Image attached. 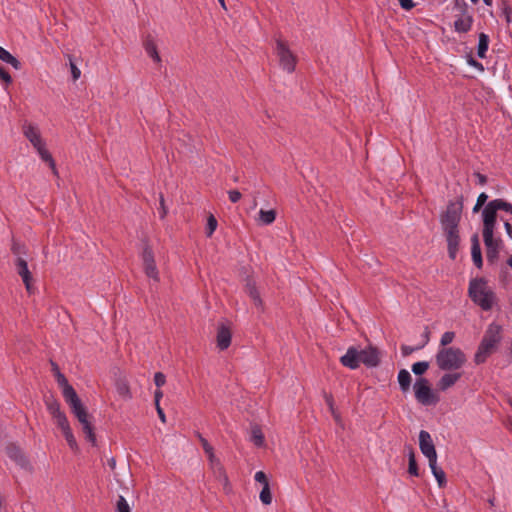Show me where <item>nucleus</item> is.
<instances>
[{
  "label": "nucleus",
  "instance_id": "obj_4",
  "mask_svg": "<svg viewBox=\"0 0 512 512\" xmlns=\"http://www.w3.org/2000/svg\"><path fill=\"white\" fill-rule=\"evenodd\" d=\"M501 340V325L495 322L490 323L474 355V362L478 365L484 363L487 358L496 351Z\"/></svg>",
  "mask_w": 512,
  "mask_h": 512
},
{
  "label": "nucleus",
  "instance_id": "obj_19",
  "mask_svg": "<svg viewBox=\"0 0 512 512\" xmlns=\"http://www.w3.org/2000/svg\"><path fill=\"white\" fill-rule=\"evenodd\" d=\"M471 256H472V261H473L474 265L477 268H481L483 265V260H482V253H481L479 237L477 234H474L471 237Z\"/></svg>",
  "mask_w": 512,
  "mask_h": 512
},
{
  "label": "nucleus",
  "instance_id": "obj_32",
  "mask_svg": "<svg viewBox=\"0 0 512 512\" xmlns=\"http://www.w3.org/2000/svg\"><path fill=\"white\" fill-rule=\"evenodd\" d=\"M408 473L415 477L419 476V470H418V465H417L416 458H415V453L411 447H410L409 453H408Z\"/></svg>",
  "mask_w": 512,
  "mask_h": 512
},
{
  "label": "nucleus",
  "instance_id": "obj_3",
  "mask_svg": "<svg viewBox=\"0 0 512 512\" xmlns=\"http://www.w3.org/2000/svg\"><path fill=\"white\" fill-rule=\"evenodd\" d=\"M468 295L483 311L491 310L497 302L494 290L488 286L484 278H474L470 280Z\"/></svg>",
  "mask_w": 512,
  "mask_h": 512
},
{
  "label": "nucleus",
  "instance_id": "obj_57",
  "mask_svg": "<svg viewBox=\"0 0 512 512\" xmlns=\"http://www.w3.org/2000/svg\"><path fill=\"white\" fill-rule=\"evenodd\" d=\"M474 175L477 177L478 183L480 185H485L487 183V177L485 175H483L479 172L475 173Z\"/></svg>",
  "mask_w": 512,
  "mask_h": 512
},
{
  "label": "nucleus",
  "instance_id": "obj_64",
  "mask_svg": "<svg viewBox=\"0 0 512 512\" xmlns=\"http://www.w3.org/2000/svg\"><path fill=\"white\" fill-rule=\"evenodd\" d=\"M507 264L512 268V256L507 260Z\"/></svg>",
  "mask_w": 512,
  "mask_h": 512
},
{
  "label": "nucleus",
  "instance_id": "obj_34",
  "mask_svg": "<svg viewBox=\"0 0 512 512\" xmlns=\"http://www.w3.org/2000/svg\"><path fill=\"white\" fill-rule=\"evenodd\" d=\"M66 441H67V444L68 446L70 447L71 450L73 451H76L78 450V444H77V441L73 435V432H72V429L69 428L68 430H64L62 431Z\"/></svg>",
  "mask_w": 512,
  "mask_h": 512
},
{
  "label": "nucleus",
  "instance_id": "obj_7",
  "mask_svg": "<svg viewBox=\"0 0 512 512\" xmlns=\"http://www.w3.org/2000/svg\"><path fill=\"white\" fill-rule=\"evenodd\" d=\"M414 394L418 403L424 406L436 405L439 402V396L432 390L428 379L419 377L416 379Z\"/></svg>",
  "mask_w": 512,
  "mask_h": 512
},
{
  "label": "nucleus",
  "instance_id": "obj_6",
  "mask_svg": "<svg viewBox=\"0 0 512 512\" xmlns=\"http://www.w3.org/2000/svg\"><path fill=\"white\" fill-rule=\"evenodd\" d=\"M435 360L442 371L461 369L466 363L465 353L458 347L439 348Z\"/></svg>",
  "mask_w": 512,
  "mask_h": 512
},
{
  "label": "nucleus",
  "instance_id": "obj_15",
  "mask_svg": "<svg viewBox=\"0 0 512 512\" xmlns=\"http://www.w3.org/2000/svg\"><path fill=\"white\" fill-rule=\"evenodd\" d=\"M232 333L225 323H219L217 328L216 342L220 350H226L231 344Z\"/></svg>",
  "mask_w": 512,
  "mask_h": 512
},
{
  "label": "nucleus",
  "instance_id": "obj_14",
  "mask_svg": "<svg viewBox=\"0 0 512 512\" xmlns=\"http://www.w3.org/2000/svg\"><path fill=\"white\" fill-rule=\"evenodd\" d=\"M340 363L344 367L352 370L357 369L361 364L359 350L354 346L349 347L346 353L340 358Z\"/></svg>",
  "mask_w": 512,
  "mask_h": 512
},
{
  "label": "nucleus",
  "instance_id": "obj_31",
  "mask_svg": "<svg viewBox=\"0 0 512 512\" xmlns=\"http://www.w3.org/2000/svg\"><path fill=\"white\" fill-rule=\"evenodd\" d=\"M276 219V212L275 210H263L261 209L259 211V222L262 225H270L272 224Z\"/></svg>",
  "mask_w": 512,
  "mask_h": 512
},
{
  "label": "nucleus",
  "instance_id": "obj_21",
  "mask_svg": "<svg viewBox=\"0 0 512 512\" xmlns=\"http://www.w3.org/2000/svg\"><path fill=\"white\" fill-rule=\"evenodd\" d=\"M245 292L248 294V296L251 298V300L254 302V305L257 308L263 307V302L260 297V293L256 287L255 282L252 279H248L245 285Z\"/></svg>",
  "mask_w": 512,
  "mask_h": 512
},
{
  "label": "nucleus",
  "instance_id": "obj_30",
  "mask_svg": "<svg viewBox=\"0 0 512 512\" xmlns=\"http://www.w3.org/2000/svg\"><path fill=\"white\" fill-rule=\"evenodd\" d=\"M489 46V36L485 33L479 34V41L477 46V55L479 58H485Z\"/></svg>",
  "mask_w": 512,
  "mask_h": 512
},
{
  "label": "nucleus",
  "instance_id": "obj_43",
  "mask_svg": "<svg viewBox=\"0 0 512 512\" xmlns=\"http://www.w3.org/2000/svg\"><path fill=\"white\" fill-rule=\"evenodd\" d=\"M0 79L6 84V86L12 83V77L9 72L2 66H0Z\"/></svg>",
  "mask_w": 512,
  "mask_h": 512
},
{
  "label": "nucleus",
  "instance_id": "obj_2",
  "mask_svg": "<svg viewBox=\"0 0 512 512\" xmlns=\"http://www.w3.org/2000/svg\"><path fill=\"white\" fill-rule=\"evenodd\" d=\"M64 400L69 405L71 412L77 418L79 423L82 425V430L85 434V438L92 445L96 444V436L94 433L93 426L89 421V414L87 409L83 405L82 401L78 397L75 389H66V392L63 394Z\"/></svg>",
  "mask_w": 512,
  "mask_h": 512
},
{
  "label": "nucleus",
  "instance_id": "obj_10",
  "mask_svg": "<svg viewBox=\"0 0 512 512\" xmlns=\"http://www.w3.org/2000/svg\"><path fill=\"white\" fill-rule=\"evenodd\" d=\"M142 260L145 274L153 279L154 281H159V272L155 263L154 254L152 249L146 245L142 252Z\"/></svg>",
  "mask_w": 512,
  "mask_h": 512
},
{
  "label": "nucleus",
  "instance_id": "obj_42",
  "mask_svg": "<svg viewBox=\"0 0 512 512\" xmlns=\"http://www.w3.org/2000/svg\"><path fill=\"white\" fill-rule=\"evenodd\" d=\"M455 338V333L453 331H447L443 333L440 340L441 348H447L446 346L452 343Z\"/></svg>",
  "mask_w": 512,
  "mask_h": 512
},
{
  "label": "nucleus",
  "instance_id": "obj_17",
  "mask_svg": "<svg viewBox=\"0 0 512 512\" xmlns=\"http://www.w3.org/2000/svg\"><path fill=\"white\" fill-rule=\"evenodd\" d=\"M472 24L473 16L468 11L461 12V14L456 15L454 30L458 33H467L471 30Z\"/></svg>",
  "mask_w": 512,
  "mask_h": 512
},
{
  "label": "nucleus",
  "instance_id": "obj_23",
  "mask_svg": "<svg viewBox=\"0 0 512 512\" xmlns=\"http://www.w3.org/2000/svg\"><path fill=\"white\" fill-rule=\"evenodd\" d=\"M36 150H37L40 158L49 165L53 174L55 176H58V170L56 168V163H55L51 153L46 149V144L38 147Z\"/></svg>",
  "mask_w": 512,
  "mask_h": 512
},
{
  "label": "nucleus",
  "instance_id": "obj_33",
  "mask_svg": "<svg viewBox=\"0 0 512 512\" xmlns=\"http://www.w3.org/2000/svg\"><path fill=\"white\" fill-rule=\"evenodd\" d=\"M251 441L257 446L261 447L264 444V435L261 429L257 426L252 428L251 431Z\"/></svg>",
  "mask_w": 512,
  "mask_h": 512
},
{
  "label": "nucleus",
  "instance_id": "obj_53",
  "mask_svg": "<svg viewBox=\"0 0 512 512\" xmlns=\"http://www.w3.org/2000/svg\"><path fill=\"white\" fill-rule=\"evenodd\" d=\"M205 454L207 455V458H208V461L209 463L213 460H216L217 457L215 456L214 454V449L211 445H209L207 448H205L204 450Z\"/></svg>",
  "mask_w": 512,
  "mask_h": 512
},
{
  "label": "nucleus",
  "instance_id": "obj_13",
  "mask_svg": "<svg viewBox=\"0 0 512 512\" xmlns=\"http://www.w3.org/2000/svg\"><path fill=\"white\" fill-rule=\"evenodd\" d=\"M486 246V258L491 264H494L498 260L499 250L501 245V239L494 238V235H490V238H483Z\"/></svg>",
  "mask_w": 512,
  "mask_h": 512
},
{
  "label": "nucleus",
  "instance_id": "obj_56",
  "mask_svg": "<svg viewBox=\"0 0 512 512\" xmlns=\"http://www.w3.org/2000/svg\"><path fill=\"white\" fill-rule=\"evenodd\" d=\"M162 397H163L162 391L159 388H157L155 393H154L155 406H158V404L160 403V399Z\"/></svg>",
  "mask_w": 512,
  "mask_h": 512
},
{
  "label": "nucleus",
  "instance_id": "obj_51",
  "mask_svg": "<svg viewBox=\"0 0 512 512\" xmlns=\"http://www.w3.org/2000/svg\"><path fill=\"white\" fill-rule=\"evenodd\" d=\"M401 8L405 9V10H411L414 6H415V3L413 2V0H398Z\"/></svg>",
  "mask_w": 512,
  "mask_h": 512
},
{
  "label": "nucleus",
  "instance_id": "obj_36",
  "mask_svg": "<svg viewBox=\"0 0 512 512\" xmlns=\"http://www.w3.org/2000/svg\"><path fill=\"white\" fill-rule=\"evenodd\" d=\"M259 498L263 504H265V505L271 504L272 494H271L269 485L265 484V486L262 488V490L260 492Z\"/></svg>",
  "mask_w": 512,
  "mask_h": 512
},
{
  "label": "nucleus",
  "instance_id": "obj_47",
  "mask_svg": "<svg viewBox=\"0 0 512 512\" xmlns=\"http://www.w3.org/2000/svg\"><path fill=\"white\" fill-rule=\"evenodd\" d=\"M453 2H454V8L459 11V14H461V12L468 11V5L465 2V0H453Z\"/></svg>",
  "mask_w": 512,
  "mask_h": 512
},
{
  "label": "nucleus",
  "instance_id": "obj_39",
  "mask_svg": "<svg viewBox=\"0 0 512 512\" xmlns=\"http://www.w3.org/2000/svg\"><path fill=\"white\" fill-rule=\"evenodd\" d=\"M501 13L505 17L507 23L511 22L512 8L507 0H501Z\"/></svg>",
  "mask_w": 512,
  "mask_h": 512
},
{
  "label": "nucleus",
  "instance_id": "obj_59",
  "mask_svg": "<svg viewBox=\"0 0 512 512\" xmlns=\"http://www.w3.org/2000/svg\"><path fill=\"white\" fill-rule=\"evenodd\" d=\"M487 199H488V195L486 193L482 192L479 194L476 202H478L482 205H485Z\"/></svg>",
  "mask_w": 512,
  "mask_h": 512
},
{
  "label": "nucleus",
  "instance_id": "obj_5",
  "mask_svg": "<svg viewBox=\"0 0 512 512\" xmlns=\"http://www.w3.org/2000/svg\"><path fill=\"white\" fill-rule=\"evenodd\" d=\"M499 210L512 214V204L504 199L498 198L489 201L484 206L482 210L483 238H490V235H494V230L497 225V212Z\"/></svg>",
  "mask_w": 512,
  "mask_h": 512
},
{
  "label": "nucleus",
  "instance_id": "obj_55",
  "mask_svg": "<svg viewBox=\"0 0 512 512\" xmlns=\"http://www.w3.org/2000/svg\"><path fill=\"white\" fill-rule=\"evenodd\" d=\"M195 435H196V437L198 438V440L200 441V443H201V445H202L203 450H205V448H207V447L210 445V444H209V442L207 441V439H206V438H204V437L202 436V434H201V433H199V432H195Z\"/></svg>",
  "mask_w": 512,
  "mask_h": 512
},
{
  "label": "nucleus",
  "instance_id": "obj_24",
  "mask_svg": "<svg viewBox=\"0 0 512 512\" xmlns=\"http://www.w3.org/2000/svg\"><path fill=\"white\" fill-rule=\"evenodd\" d=\"M52 371L56 377V381L58 385L62 388V395L66 392V389H73V387L69 384L67 378L64 374H62L59 370L58 365L51 361Z\"/></svg>",
  "mask_w": 512,
  "mask_h": 512
},
{
  "label": "nucleus",
  "instance_id": "obj_37",
  "mask_svg": "<svg viewBox=\"0 0 512 512\" xmlns=\"http://www.w3.org/2000/svg\"><path fill=\"white\" fill-rule=\"evenodd\" d=\"M217 220L216 218L211 214L207 219V225H206V236L211 237L213 233L215 232L217 228Z\"/></svg>",
  "mask_w": 512,
  "mask_h": 512
},
{
  "label": "nucleus",
  "instance_id": "obj_40",
  "mask_svg": "<svg viewBox=\"0 0 512 512\" xmlns=\"http://www.w3.org/2000/svg\"><path fill=\"white\" fill-rule=\"evenodd\" d=\"M67 58H68V61H69V66H70L72 78H73L74 81H76V80H78L80 78L81 71L76 66V64H75V62L73 60V57L71 55H67Z\"/></svg>",
  "mask_w": 512,
  "mask_h": 512
},
{
  "label": "nucleus",
  "instance_id": "obj_1",
  "mask_svg": "<svg viewBox=\"0 0 512 512\" xmlns=\"http://www.w3.org/2000/svg\"><path fill=\"white\" fill-rule=\"evenodd\" d=\"M463 210L462 197L456 201H450L446 210L440 215V224L446 236L448 255L450 259L455 260L459 244V223Z\"/></svg>",
  "mask_w": 512,
  "mask_h": 512
},
{
  "label": "nucleus",
  "instance_id": "obj_44",
  "mask_svg": "<svg viewBox=\"0 0 512 512\" xmlns=\"http://www.w3.org/2000/svg\"><path fill=\"white\" fill-rule=\"evenodd\" d=\"M11 251L17 257H22L21 255L25 254V246L21 245V244H19L17 242H13L12 247H11Z\"/></svg>",
  "mask_w": 512,
  "mask_h": 512
},
{
  "label": "nucleus",
  "instance_id": "obj_29",
  "mask_svg": "<svg viewBox=\"0 0 512 512\" xmlns=\"http://www.w3.org/2000/svg\"><path fill=\"white\" fill-rule=\"evenodd\" d=\"M45 404L48 412L53 418H56L57 416L63 413V411L61 410L60 403L53 397L47 398L45 400Z\"/></svg>",
  "mask_w": 512,
  "mask_h": 512
},
{
  "label": "nucleus",
  "instance_id": "obj_9",
  "mask_svg": "<svg viewBox=\"0 0 512 512\" xmlns=\"http://www.w3.org/2000/svg\"><path fill=\"white\" fill-rule=\"evenodd\" d=\"M419 448L422 454L427 457L429 463H434L437 461L435 445L430 433L426 430H421L419 433Z\"/></svg>",
  "mask_w": 512,
  "mask_h": 512
},
{
  "label": "nucleus",
  "instance_id": "obj_8",
  "mask_svg": "<svg viewBox=\"0 0 512 512\" xmlns=\"http://www.w3.org/2000/svg\"><path fill=\"white\" fill-rule=\"evenodd\" d=\"M275 42V53L279 60L280 67L287 73H293L296 68L297 57L290 50L287 42L281 38H277Z\"/></svg>",
  "mask_w": 512,
  "mask_h": 512
},
{
  "label": "nucleus",
  "instance_id": "obj_26",
  "mask_svg": "<svg viewBox=\"0 0 512 512\" xmlns=\"http://www.w3.org/2000/svg\"><path fill=\"white\" fill-rule=\"evenodd\" d=\"M0 60L11 65L16 70L21 68L20 61L2 46H0Z\"/></svg>",
  "mask_w": 512,
  "mask_h": 512
},
{
  "label": "nucleus",
  "instance_id": "obj_16",
  "mask_svg": "<svg viewBox=\"0 0 512 512\" xmlns=\"http://www.w3.org/2000/svg\"><path fill=\"white\" fill-rule=\"evenodd\" d=\"M23 134L30 141L35 149L45 144L39 129L33 124L23 125Z\"/></svg>",
  "mask_w": 512,
  "mask_h": 512
},
{
  "label": "nucleus",
  "instance_id": "obj_27",
  "mask_svg": "<svg viewBox=\"0 0 512 512\" xmlns=\"http://www.w3.org/2000/svg\"><path fill=\"white\" fill-rule=\"evenodd\" d=\"M412 377L406 369H401L398 373V383L403 393L410 389Z\"/></svg>",
  "mask_w": 512,
  "mask_h": 512
},
{
  "label": "nucleus",
  "instance_id": "obj_45",
  "mask_svg": "<svg viewBox=\"0 0 512 512\" xmlns=\"http://www.w3.org/2000/svg\"><path fill=\"white\" fill-rule=\"evenodd\" d=\"M154 383L157 388L162 387L166 383V376L162 372H156L154 375Z\"/></svg>",
  "mask_w": 512,
  "mask_h": 512
},
{
  "label": "nucleus",
  "instance_id": "obj_60",
  "mask_svg": "<svg viewBox=\"0 0 512 512\" xmlns=\"http://www.w3.org/2000/svg\"><path fill=\"white\" fill-rule=\"evenodd\" d=\"M160 205H161V211L159 212L160 213V218L163 219L166 216V214H167V211H166V209L164 207V198H163V196H161V198H160Z\"/></svg>",
  "mask_w": 512,
  "mask_h": 512
},
{
  "label": "nucleus",
  "instance_id": "obj_52",
  "mask_svg": "<svg viewBox=\"0 0 512 512\" xmlns=\"http://www.w3.org/2000/svg\"><path fill=\"white\" fill-rule=\"evenodd\" d=\"M205 454L207 455V458H208V461L209 463L213 460H216L217 457L215 456L214 454V449L211 445H209L207 448H205L204 450Z\"/></svg>",
  "mask_w": 512,
  "mask_h": 512
},
{
  "label": "nucleus",
  "instance_id": "obj_22",
  "mask_svg": "<svg viewBox=\"0 0 512 512\" xmlns=\"http://www.w3.org/2000/svg\"><path fill=\"white\" fill-rule=\"evenodd\" d=\"M461 378V373H446L438 381V387L441 391H446L452 387Z\"/></svg>",
  "mask_w": 512,
  "mask_h": 512
},
{
  "label": "nucleus",
  "instance_id": "obj_38",
  "mask_svg": "<svg viewBox=\"0 0 512 512\" xmlns=\"http://www.w3.org/2000/svg\"><path fill=\"white\" fill-rule=\"evenodd\" d=\"M53 419L56 421V424L61 429V431L68 430L69 428H71L64 412Z\"/></svg>",
  "mask_w": 512,
  "mask_h": 512
},
{
  "label": "nucleus",
  "instance_id": "obj_35",
  "mask_svg": "<svg viewBox=\"0 0 512 512\" xmlns=\"http://www.w3.org/2000/svg\"><path fill=\"white\" fill-rule=\"evenodd\" d=\"M429 368V362L427 361H420L416 362L412 365V372L415 375H423Z\"/></svg>",
  "mask_w": 512,
  "mask_h": 512
},
{
  "label": "nucleus",
  "instance_id": "obj_25",
  "mask_svg": "<svg viewBox=\"0 0 512 512\" xmlns=\"http://www.w3.org/2000/svg\"><path fill=\"white\" fill-rule=\"evenodd\" d=\"M211 470L213 471L215 477L219 480L224 482L225 484L228 483V477L226 475L225 469L220 462V460L217 458L216 460H213L209 463Z\"/></svg>",
  "mask_w": 512,
  "mask_h": 512
},
{
  "label": "nucleus",
  "instance_id": "obj_48",
  "mask_svg": "<svg viewBox=\"0 0 512 512\" xmlns=\"http://www.w3.org/2000/svg\"><path fill=\"white\" fill-rule=\"evenodd\" d=\"M423 348V345L421 346H418V347H412V346H408V345H402L401 346V352H402V355L404 357L406 356H409L410 354H412L414 351L418 350V349H421Z\"/></svg>",
  "mask_w": 512,
  "mask_h": 512
},
{
  "label": "nucleus",
  "instance_id": "obj_50",
  "mask_svg": "<svg viewBox=\"0 0 512 512\" xmlns=\"http://www.w3.org/2000/svg\"><path fill=\"white\" fill-rule=\"evenodd\" d=\"M229 200L232 203H237L241 199V193L238 190H230L228 192Z\"/></svg>",
  "mask_w": 512,
  "mask_h": 512
},
{
  "label": "nucleus",
  "instance_id": "obj_54",
  "mask_svg": "<svg viewBox=\"0 0 512 512\" xmlns=\"http://www.w3.org/2000/svg\"><path fill=\"white\" fill-rule=\"evenodd\" d=\"M468 64L472 67H475L476 69H478L479 71H483L484 70V67L482 65V63L478 62L477 60H475L473 57H469L468 59Z\"/></svg>",
  "mask_w": 512,
  "mask_h": 512
},
{
  "label": "nucleus",
  "instance_id": "obj_46",
  "mask_svg": "<svg viewBox=\"0 0 512 512\" xmlns=\"http://www.w3.org/2000/svg\"><path fill=\"white\" fill-rule=\"evenodd\" d=\"M254 479L256 482H259L263 485V487L266 485H269L268 478L266 474L263 471H258L255 473Z\"/></svg>",
  "mask_w": 512,
  "mask_h": 512
},
{
  "label": "nucleus",
  "instance_id": "obj_12",
  "mask_svg": "<svg viewBox=\"0 0 512 512\" xmlns=\"http://www.w3.org/2000/svg\"><path fill=\"white\" fill-rule=\"evenodd\" d=\"M360 362L368 368L377 367L380 363V353L376 347L368 346L365 349L359 350Z\"/></svg>",
  "mask_w": 512,
  "mask_h": 512
},
{
  "label": "nucleus",
  "instance_id": "obj_49",
  "mask_svg": "<svg viewBox=\"0 0 512 512\" xmlns=\"http://www.w3.org/2000/svg\"><path fill=\"white\" fill-rule=\"evenodd\" d=\"M118 392H119L120 395H122V396H124L126 398H130L131 397L130 391H129V387L125 383H122V384L118 385Z\"/></svg>",
  "mask_w": 512,
  "mask_h": 512
},
{
  "label": "nucleus",
  "instance_id": "obj_11",
  "mask_svg": "<svg viewBox=\"0 0 512 512\" xmlns=\"http://www.w3.org/2000/svg\"><path fill=\"white\" fill-rule=\"evenodd\" d=\"M15 269L17 274L22 278L25 288L29 294L33 293V277L28 268V263L23 257H17L15 260Z\"/></svg>",
  "mask_w": 512,
  "mask_h": 512
},
{
  "label": "nucleus",
  "instance_id": "obj_18",
  "mask_svg": "<svg viewBox=\"0 0 512 512\" xmlns=\"http://www.w3.org/2000/svg\"><path fill=\"white\" fill-rule=\"evenodd\" d=\"M6 454L11 460H13L20 467L27 468L29 466V461L27 460L24 453L18 446L14 445V444H9L6 447Z\"/></svg>",
  "mask_w": 512,
  "mask_h": 512
},
{
  "label": "nucleus",
  "instance_id": "obj_63",
  "mask_svg": "<svg viewBox=\"0 0 512 512\" xmlns=\"http://www.w3.org/2000/svg\"><path fill=\"white\" fill-rule=\"evenodd\" d=\"M482 206H483L482 204L476 202V204L473 207V212L474 213L478 212L481 209Z\"/></svg>",
  "mask_w": 512,
  "mask_h": 512
},
{
  "label": "nucleus",
  "instance_id": "obj_28",
  "mask_svg": "<svg viewBox=\"0 0 512 512\" xmlns=\"http://www.w3.org/2000/svg\"><path fill=\"white\" fill-rule=\"evenodd\" d=\"M429 467L437 480L439 487H444L446 485V475L445 472L437 466V461L434 463L430 462Z\"/></svg>",
  "mask_w": 512,
  "mask_h": 512
},
{
  "label": "nucleus",
  "instance_id": "obj_62",
  "mask_svg": "<svg viewBox=\"0 0 512 512\" xmlns=\"http://www.w3.org/2000/svg\"><path fill=\"white\" fill-rule=\"evenodd\" d=\"M325 400L331 410H333V397L330 394L325 393Z\"/></svg>",
  "mask_w": 512,
  "mask_h": 512
},
{
  "label": "nucleus",
  "instance_id": "obj_20",
  "mask_svg": "<svg viewBox=\"0 0 512 512\" xmlns=\"http://www.w3.org/2000/svg\"><path fill=\"white\" fill-rule=\"evenodd\" d=\"M143 47L148 56L151 57L155 63L161 62V57L158 53L157 45L151 35H147L145 37V39L143 40Z\"/></svg>",
  "mask_w": 512,
  "mask_h": 512
},
{
  "label": "nucleus",
  "instance_id": "obj_41",
  "mask_svg": "<svg viewBox=\"0 0 512 512\" xmlns=\"http://www.w3.org/2000/svg\"><path fill=\"white\" fill-rule=\"evenodd\" d=\"M116 512H131L128 502L122 495L117 500Z\"/></svg>",
  "mask_w": 512,
  "mask_h": 512
},
{
  "label": "nucleus",
  "instance_id": "obj_61",
  "mask_svg": "<svg viewBox=\"0 0 512 512\" xmlns=\"http://www.w3.org/2000/svg\"><path fill=\"white\" fill-rule=\"evenodd\" d=\"M504 227H505L507 235L512 239V224L507 222V221H505L504 222Z\"/></svg>",
  "mask_w": 512,
  "mask_h": 512
},
{
  "label": "nucleus",
  "instance_id": "obj_58",
  "mask_svg": "<svg viewBox=\"0 0 512 512\" xmlns=\"http://www.w3.org/2000/svg\"><path fill=\"white\" fill-rule=\"evenodd\" d=\"M156 410H157V414L160 418V420L165 423L166 422V417H165V413L163 411V409L160 407V403L158 404V406H156Z\"/></svg>",
  "mask_w": 512,
  "mask_h": 512
}]
</instances>
